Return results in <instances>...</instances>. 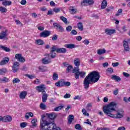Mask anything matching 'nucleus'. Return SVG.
Returning a JSON list of instances; mask_svg holds the SVG:
<instances>
[{"instance_id":"obj_42","label":"nucleus","mask_w":130,"mask_h":130,"mask_svg":"<svg viewBox=\"0 0 130 130\" xmlns=\"http://www.w3.org/2000/svg\"><path fill=\"white\" fill-rule=\"evenodd\" d=\"M7 9L4 7H0V12L2 13H7Z\"/></svg>"},{"instance_id":"obj_3","label":"nucleus","mask_w":130,"mask_h":130,"mask_svg":"<svg viewBox=\"0 0 130 130\" xmlns=\"http://www.w3.org/2000/svg\"><path fill=\"white\" fill-rule=\"evenodd\" d=\"M100 79V74L97 71H92L87 76L84 80L83 85L85 89H88L90 87L91 83H97Z\"/></svg>"},{"instance_id":"obj_49","label":"nucleus","mask_w":130,"mask_h":130,"mask_svg":"<svg viewBox=\"0 0 130 130\" xmlns=\"http://www.w3.org/2000/svg\"><path fill=\"white\" fill-rule=\"evenodd\" d=\"M53 12H54V13H59V12H60V8H54V9H53Z\"/></svg>"},{"instance_id":"obj_13","label":"nucleus","mask_w":130,"mask_h":130,"mask_svg":"<svg viewBox=\"0 0 130 130\" xmlns=\"http://www.w3.org/2000/svg\"><path fill=\"white\" fill-rule=\"evenodd\" d=\"M55 85L56 87H63V86H64V80L61 79L59 80L58 82L55 83Z\"/></svg>"},{"instance_id":"obj_58","label":"nucleus","mask_w":130,"mask_h":130,"mask_svg":"<svg viewBox=\"0 0 130 130\" xmlns=\"http://www.w3.org/2000/svg\"><path fill=\"white\" fill-rule=\"evenodd\" d=\"M64 98L68 99V98H71V94L69 93H66L64 96Z\"/></svg>"},{"instance_id":"obj_51","label":"nucleus","mask_w":130,"mask_h":130,"mask_svg":"<svg viewBox=\"0 0 130 130\" xmlns=\"http://www.w3.org/2000/svg\"><path fill=\"white\" fill-rule=\"evenodd\" d=\"M107 72H108L110 74H112L113 73V69L112 68H108L107 70Z\"/></svg>"},{"instance_id":"obj_62","label":"nucleus","mask_w":130,"mask_h":130,"mask_svg":"<svg viewBox=\"0 0 130 130\" xmlns=\"http://www.w3.org/2000/svg\"><path fill=\"white\" fill-rule=\"evenodd\" d=\"M41 83V82L40 81V80H39V79H36V80H35V84L38 85V84H40Z\"/></svg>"},{"instance_id":"obj_25","label":"nucleus","mask_w":130,"mask_h":130,"mask_svg":"<svg viewBox=\"0 0 130 130\" xmlns=\"http://www.w3.org/2000/svg\"><path fill=\"white\" fill-rule=\"evenodd\" d=\"M77 28L80 30V31H83L84 30V26L83 25V23L82 22H79L77 24Z\"/></svg>"},{"instance_id":"obj_10","label":"nucleus","mask_w":130,"mask_h":130,"mask_svg":"<svg viewBox=\"0 0 130 130\" xmlns=\"http://www.w3.org/2000/svg\"><path fill=\"white\" fill-rule=\"evenodd\" d=\"M36 88L37 91H38L39 93L42 92V93H43V92H45V89H46L44 84H42L40 86H38L36 87Z\"/></svg>"},{"instance_id":"obj_21","label":"nucleus","mask_w":130,"mask_h":130,"mask_svg":"<svg viewBox=\"0 0 130 130\" xmlns=\"http://www.w3.org/2000/svg\"><path fill=\"white\" fill-rule=\"evenodd\" d=\"M111 79H112V80H114V81H116V82H120V81H121L120 77L115 75H112Z\"/></svg>"},{"instance_id":"obj_24","label":"nucleus","mask_w":130,"mask_h":130,"mask_svg":"<svg viewBox=\"0 0 130 130\" xmlns=\"http://www.w3.org/2000/svg\"><path fill=\"white\" fill-rule=\"evenodd\" d=\"M75 119V117L73 115H70L68 117V123L71 124L73 122V120Z\"/></svg>"},{"instance_id":"obj_5","label":"nucleus","mask_w":130,"mask_h":130,"mask_svg":"<svg viewBox=\"0 0 130 130\" xmlns=\"http://www.w3.org/2000/svg\"><path fill=\"white\" fill-rule=\"evenodd\" d=\"M85 75L86 72L83 71H79L75 73L74 75L75 79H77V80H79V79H80V76L81 78H85Z\"/></svg>"},{"instance_id":"obj_41","label":"nucleus","mask_w":130,"mask_h":130,"mask_svg":"<svg viewBox=\"0 0 130 130\" xmlns=\"http://www.w3.org/2000/svg\"><path fill=\"white\" fill-rule=\"evenodd\" d=\"M40 107L41 109H43V110L46 109V105H45V104H43V103H41Z\"/></svg>"},{"instance_id":"obj_8","label":"nucleus","mask_w":130,"mask_h":130,"mask_svg":"<svg viewBox=\"0 0 130 130\" xmlns=\"http://www.w3.org/2000/svg\"><path fill=\"white\" fill-rule=\"evenodd\" d=\"M0 39H8V29H5L0 33Z\"/></svg>"},{"instance_id":"obj_19","label":"nucleus","mask_w":130,"mask_h":130,"mask_svg":"<svg viewBox=\"0 0 130 130\" xmlns=\"http://www.w3.org/2000/svg\"><path fill=\"white\" fill-rule=\"evenodd\" d=\"M57 52L58 53H66L67 49L64 48H57Z\"/></svg>"},{"instance_id":"obj_53","label":"nucleus","mask_w":130,"mask_h":130,"mask_svg":"<svg viewBox=\"0 0 130 130\" xmlns=\"http://www.w3.org/2000/svg\"><path fill=\"white\" fill-rule=\"evenodd\" d=\"M75 127L76 129H80V128H81V125L80 124H76Z\"/></svg>"},{"instance_id":"obj_26","label":"nucleus","mask_w":130,"mask_h":130,"mask_svg":"<svg viewBox=\"0 0 130 130\" xmlns=\"http://www.w3.org/2000/svg\"><path fill=\"white\" fill-rule=\"evenodd\" d=\"M35 42L36 44H38V45H43L44 44V42L41 39L36 40Z\"/></svg>"},{"instance_id":"obj_7","label":"nucleus","mask_w":130,"mask_h":130,"mask_svg":"<svg viewBox=\"0 0 130 130\" xmlns=\"http://www.w3.org/2000/svg\"><path fill=\"white\" fill-rule=\"evenodd\" d=\"M93 4H94L93 0H83L81 2V5L82 7H84V6H90V5H93Z\"/></svg>"},{"instance_id":"obj_56","label":"nucleus","mask_w":130,"mask_h":130,"mask_svg":"<svg viewBox=\"0 0 130 130\" xmlns=\"http://www.w3.org/2000/svg\"><path fill=\"white\" fill-rule=\"evenodd\" d=\"M21 5H22V6H24L27 4V1L26 0H22L20 2Z\"/></svg>"},{"instance_id":"obj_60","label":"nucleus","mask_w":130,"mask_h":130,"mask_svg":"<svg viewBox=\"0 0 130 130\" xmlns=\"http://www.w3.org/2000/svg\"><path fill=\"white\" fill-rule=\"evenodd\" d=\"M26 77H28L29 79H34L35 78V76L33 75H26Z\"/></svg>"},{"instance_id":"obj_31","label":"nucleus","mask_w":130,"mask_h":130,"mask_svg":"<svg viewBox=\"0 0 130 130\" xmlns=\"http://www.w3.org/2000/svg\"><path fill=\"white\" fill-rule=\"evenodd\" d=\"M8 72V70H7V68H2L0 69V75H5L6 73Z\"/></svg>"},{"instance_id":"obj_38","label":"nucleus","mask_w":130,"mask_h":130,"mask_svg":"<svg viewBox=\"0 0 130 130\" xmlns=\"http://www.w3.org/2000/svg\"><path fill=\"white\" fill-rule=\"evenodd\" d=\"M69 10L72 12V14H76L77 12V9L74 8L73 7H70Z\"/></svg>"},{"instance_id":"obj_37","label":"nucleus","mask_w":130,"mask_h":130,"mask_svg":"<svg viewBox=\"0 0 130 130\" xmlns=\"http://www.w3.org/2000/svg\"><path fill=\"white\" fill-rule=\"evenodd\" d=\"M63 108V106H59L55 108L54 110V111H59V110H61V109H62Z\"/></svg>"},{"instance_id":"obj_20","label":"nucleus","mask_w":130,"mask_h":130,"mask_svg":"<svg viewBox=\"0 0 130 130\" xmlns=\"http://www.w3.org/2000/svg\"><path fill=\"white\" fill-rule=\"evenodd\" d=\"M74 64L76 67H79L81 64V60L79 58H76L74 59Z\"/></svg>"},{"instance_id":"obj_17","label":"nucleus","mask_w":130,"mask_h":130,"mask_svg":"<svg viewBox=\"0 0 130 130\" xmlns=\"http://www.w3.org/2000/svg\"><path fill=\"white\" fill-rule=\"evenodd\" d=\"M42 62L44 64H48V63H50V62H51V60H50V59L46 57L42 59Z\"/></svg>"},{"instance_id":"obj_33","label":"nucleus","mask_w":130,"mask_h":130,"mask_svg":"<svg viewBox=\"0 0 130 130\" xmlns=\"http://www.w3.org/2000/svg\"><path fill=\"white\" fill-rule=\"evenodd\" d=\"M39 70L40 72H46L47 71L46 67L41 66L39 67Z\"/></svg>"},{"instance_id":"obj_39","label":"nucleus","mask_w":130,"mask_h":130,"mask_svg":"<svg viewBox=\"0 0 130 130\" xmlns=\"http://www.w3.org/2000/svg\"><path fill=\"white\" fill-rule=\"evenodd\" d=\"M53 26H54V28H55V29L56 30H58V28L60 26V24L57 23H55L54 22L53 24Z\"/></svg>"},{"instance_id":"obj_36","label":"nucleus","mask_w":130,"mask_h":130,"mask_svg":"<svg viewBox=\"0 0 130 130\" xmlns=\"http://www.w3.org/2000/svg\"><path fill=\"white\" fill-rule=\"evenodd\" d=\"M60 20H62V21L63 22V23H65V24H68V19L63 17V16H61L60 17Z\"/></svg>"},{"instance_id":"obj_14","label":"nucleus","mask_w":130,"mask_h":130,"mask_svg":"<svg viewBox=\"0 0 130 130\" xmlns=\"http://www.w3.org/2000/svg\"><path fill=\"white\" fill-rule=\"evenodd\" d=\"M10 61V59L9 57H6L4 58L1 62H0V66H5V64H7L8 62Z\"/></svg>"},{"instance_id":"obj_57","label":"nucleus","mask_w":130,"mask_h":130,"mask_svg":"<svg viewBox=\"0 0 130 130\" xmlns=\"http://www.w3.org/2000/svg\"><path fill=\"white\" fill-rule=\"evenodd\" d=\"M41 11H42V12H46V11H47V8L45 7H43L41 8Z\"/></svg>"},{"instance_id":"obj_12","label":"nucleus","mask_w":130,"mask_h":130,"mask_svg":"<svg viewBox=\"0 0 130 130\" xmlns=\"http://www.w3.org/2000/svg\"><path fill=\"white\" fill-rule=\"evenodd\" d=\"M20 66V63L19 62L15 61L13 64L12 67V70L14 73H17L19 71V66Z\"/></svg>"},{"instance_id":"obj_9","label":"nucleus","mask_w":130,"mask_h":130,"mask_svg":"<svg viewBox=\"0 0 130 130\" xmlns=\"http://www.w3.org/2000/svg\"><path fill=\"white\" fill-rule=\"evenodd\" d=\"M15 58L17 59L18 61L20 62H25V58L22 56V54H16L15 55Z\"/></svg>"},{"instance_id":"obj_6","label":"nucleus","mask_w":130,"mask_h":130,"mask_svg":"<svg viewBox=\"0 0 130 130\" xmlns=\"http://www.w3.org/2000/svg\"><path fill=\"white\" fill-rule=\"evenodd\" d=\"M4 121V122H10L12 121V117L11 116H5L2 117L0 116V122Z\"/></svg>"},{"instance_id":"obj_2","label":"nucleus","mask_w":130,"mask_h":130,"mask_svg":"<svg viewBox=\"0 0 130 130\" xmlns=\"http://www.w3.org/2000/svg\"><path fill=\"white\" fill-rule=\"evenodd\" d=\"M115 107H116V103L112 102L110 104L103 107V111L105 114L112 117V118H122L123 115L119 112H117L116 114H111L112 111H115Z\"/></svg>"},{"instance_id":"obj_45","label":"nucleus","mask_w":130,"mask_h":130,"mask_svg":"<svg viewBox=\"0 0 130 130\" xmlns=\"http://www.w3.org/2000/svg\"><path fill=\"white\" fill-rule=\"evenodd\" d=\"M71 35H77L78 34V31L75 29H73L70 32Z\"/></svg>"},{"instance_id":"obj_35","label":"nucleus","mask_w":130,"mask_h":130,"mask_svg":"<svg viewBox=\"0 0 130 130\" xmlns=\"http://www.w3.org/2000/svg\"><path fill=\"white\" fill-rule=\"evenodd\" d=\"M79 71V67H74L73 68V70H72V73H75V74H76V73H78L79 72H80Z\"/></svg>"},{"instance_id":"obj_22","label":"nucleus","mask_w":130,"mask_h":130,"mask_svg":"<svg viewBox=\"0 0 130 130\" xmlns=\"http://www.w3.org/2000/svg\"><path fill=\"white\" fill-rule=\"evenodd\" d=\"M65 47L69 49H73V48H76V45L74 44H67L65 45Z\"/></svg>"},{"instance_id":"obj_34","label":"nucleus","mask_w":130,"mask_h":130,"mask_svg":"<svg viewBox=\"0 0 130 130\" xmlns=\"http://www.w3.org/2000/svg\"><path fill=\"white\" fill-rule=\"evenodd\" d=\"M52 79H53V81H56V80H57V79H58V75H57V74L54 73L53 74Z\"/></svg>"},{"instance_id":"obj_15","label":"nucleus","mask_w":130,"mask_h":130,"mask_svg":"<svg viewBox=\"0 0 130 130\" xmlns=\"http://www.w3.org/2000/svg\"><path fill=\"white\" fill-rule=\"evenodd\" d=\"M123 46L124 47L125 51H129V47H128V43L127 41H123Z\"/></svg>"},{"instance_id":"obj_30","label":"nucleus","mask_w":130,"mask_h":130,"mask_svg":"<svg viewBox=\"0 0 130 130\" xmlns=\"http://www.w3.org/2000/svg\"><path fill=\"white\" fill-rule=\"evenodd\" d=\"M37 120H36V119H33L31 121V123L32 124L31 125H30V127H31V128H33V127H35L37 124H36V121Z\"/></svg>"},{"instance_id":"obj_16","label":"nucleus","mask_w":130,"mask_h":130,"mask_svg":"<svg viewBox=\"0 0 130 130\" xmlns=\"http://www.w3.org/2000/svg\"><path fill=\"white\" fill-rule=\"evenodd\" d=\"M105 32L107 35H112V34H114V33H115V29L107 28L105 29Z\"/></svg>"},{"instance_id":"obj_23","label":"nucleus","mask_w":130,"mask_h":130,"mask_svg":"<svg viewBox=\"0 0 130 130\" xmlns=\"http://www.w3.org/2000/svg\"><path fill=\"white\" fill-rule=\"evenodd\" d=\"M26 96H27L26 91H22L19 95V97L21 99H25V98H26Z\"/></svg>"},{"instance_id":"obj_32","label":"nucleus","mask_w":130,"mask_h":130,"mask_svg":"<svg viewBox=\"0 0 130 130\" xmlns=\"http://www.w3.org/2000/svg\"><path fill=\"white\" fill-rule=\"evenodd\" d=\"M1 49L2 50H4V51H6V52H10L11 51V49H10V48L3 45L1 47Z\"/></svg>"},{"instance_id":"obj_1","label":"nucleus","mask_w":130,"mask_h":130,"mask_svg":"<svg viewBox=\"0 0 130 130\" xmlns=\"http://www.w3.org/2000/svg\"><path fill=\"white\" fill-rule=\"evenodd\" d=\"M47 119H44V115H42L40 125V130H60V128L57 127L53 122V119L56 117V114L54 113L46 114Z\"/></svg>"},{"instance_id":"obj_44","label":"nucleus","mask_w":130,"mask_h":130,"mask_svg":"<svg viewBox=\"0 0 130 130\" xmlns=\"http://www.w3.org/2000/svg\"><path fill=\"white\" fill-rule=\"evenodd\" d=\"M12 83H13V84L20 83V79H19L18 78H14L12 81Z\"/></svg>"},{"instance_id":"obj_50","label":"nucleus","mask_w":130,"mask_h":130,"mask_svg":"<svg viewBox=\"0 0 130 130\" xmlns=\"http://www.w3.org/2000/svg\"><path fill=\"white\" fill-rule=\"evenodd\" d=\"M57 35H54L52 37V40L53 41H55V40H57Z\"/></svg>"},{"instance_id":"obj_52","label":"nucleus","mask_w":130,"mask_h":130,"mask_svg":"<svg viewBox=\"0 0 130 130\" xmlns=\"http://www.w3.org/2000/svg\"><path fill=\"white\" fill-rule=\"evenodd\" d=\"M3 80L4 83H8V82L9 81V78L6 77H3Z\"/></svg>"},{"instance_id":"obj_48","label":"nucleus","mask_w":130,"mask_h":130,"mask_svg":"<svg viewBox=\"0 0 130 130\" xmlns=\"http://www.w3.org/2000/svg\"><path fill=\"white\" fill-rule=\"evenodd\" d=\"M27 126V123L26 122H22L20 123V127H26Z\"/></svg>"},{"instance_id":"obj_46","label":"nucleus","mask_w":130,"mask_h":130,"mask_svg":"<svg viewBox=\"0 0 130 130\" xmlns=\"http://www.w3.org/2000/svg\"><path fill=\"white\" fill-rule=\"evenodd\" d=\"M64 86H66V87L71 86V82L64 81Z\"/></svg>"},{"instance_id":"obj_43","label":"nucleus","mask_w":130,"mask_h":130,"mask_svg":"<svg viewBox=\"0 0 130 130\" xmlns=\"http://www.w3.org/2000/svg\"><path fill=\"white\" fill-rule=\"evenodd\" d=\"M72 29H73V26H72V25H69L66 27V31L67 32H71V31H72Z\"/></svg>"},{"instance_id":"obj_61","label":"nucleus","mask_w":130,"mask_h":130,"mask_svg":"<svg viewBox=\"0 0 130 130\" xmlns=\"http://www.w3.org/2000/svg\"><path fill=\"white\" fill-rule=\"evenodd\" d=\"M123 76H124V77H125L126 78H128L129 77V74L125 72H123Z\"/></svg>"},{"instance_id":"obj_40","label":"nucleus","mask_w":130,"mask_h":130,"mask_svg":"<svg viewBox=\"0 0 130 130\" xmlns=\"http://www.w3.org/2000/svg\"><path fill=\"white\" fill-rule=\"evenodd\" d=\"M71 70H73V66L72 65H69L67 68V73H70L71 72Z\"/></svg>"},{"instance_id":"obj_11","label":"nucleus","mask_w":130,"mask_h":130,"mask_svg":"<svg viewBox=\"0 0 130 130\" xmlns=\"http://www.w3.org/2000/svg\"><path fill=\"white\" fill-rule=\"evenodd\" d=\"M50 33L51 32L49 30H44L43 32L40 33V37L46 38V37H48V36L50 35Z\"/></svg>"},{"instance_id":"obj_63","label":"nucleus","mask_w":130,"mask_h":130,"mask_svg":"<svg viewBox=\"0 0 130 130\" xmlns=\"http://www.w3.org/2000/svg\"><path fill=\"white\" fill-rule=\"evenodd\" d=\"M47 15H53L52 10H49L48 11Z\"/></svg>"},{"instance_id":"obj_27","label":"nucleus","mask_w":130,"mask_h":130,"mask_svg":"<svg viewBox=\"0 0 130 130\" xmlns=\"http://www.w3.org/2000/svg\"><path fill=\"white\" fill-rule=\"evenodd\" d=\"M106 52V50H105L104 49H99L97 51L98 54H99V55H101V54H104V53H105Z\"/></svg>"},{"instance_id":"obj_47","label":"nucleus","mask_w":130,"mask_h":130,"mask_svg":"<svg viewBox=\"0 0 130 130\" xmlns=\"http://www.w3.org/2000/svg\"><path fill=\"white\" fill-rule=\"evenodd\" d=\"M58 30H59V32H64V28L61 25L58 27Z\"/></svg>"},{"instance_id":"obj_64","label":"nucleus","mask_w":130,"mask_h":130,"mask_svg":"<svg viewBox=\"0 0 130 130\" xmlns=\"http://www.w3.org/2000/svg\"><path fill=\"white\" fill-rule=\"evenodd\" d=\"M117 130H125L124 126H121L118 128Z\"/></svg>"},{"instance_id":"obj_18","label":"nucleus","mask_w":130,"mask_h":130,"mask_svg":"<svg viewBox=\"0 0 130 130\" xmlns=\"http://www.w3.org/2000/svg\"><path fill=\"white\" fill-rule=\"evenodd\" d=\"M42 94V102L45 103L47 100V98L48 97V95L46 93V92L43 91Z\"/></svg>"},{"instance_id":"obj_28","label":"nucleus","mask_w":130,"mask_h":130,"mask_svg":"<svg viewBox=\"0 0 130 130\" xmlns=\"http://www.w3.org/2000/svg\"><path fill=\"white\" fill-rule=\"evenodd\" d=\"M2 5L7 7V6H11L12 5V2L11 1H5L3 2Z\"/></svg>"},{"instance_id":"obj_29","label":"nucleus","mask_w":130,"mask_h":130,"mask_svg":"<svg viewBox=\"0 0 130 130\" xmlns=\"http://www.w3.org/2000/svg\"><path fill=\"white\" fill-rule=\"evenodd\" d=\"M107 7V2L106 1L104 0L103 2L102 3V6L101 8L103 10V9H105Z\"/></svg>"},{"instance_id":"obj_54","label":"nucleus","mask_w":130,"mask_h":130,"mask_svg":"<svg viewBox=\"0 0 130 130\" xmlns=\"http://www.w3.org/2000/svg\"><path fill=\"white\" fill-rule=\"evenodd\" d=\"M119 63L118 62L112 63V66L114 67H118Z\"/></svg>"},{"instance_id":"obj_59","label":"nucleus","mask_w":130,"mask_h":130,"mask_svg":"<svg viewBox=\"0 0 130 130\" xmlns=\"http://www.w3.org/2000/svg\"><path fill=\"white\" fill-rule=\"evenodd\" d=\"M81 98V96H80V95H77V96H76L74 98V100H80Z\"/></svg>"},{"instance_id":"obj_55","label":"nucleus","mask_w":130,"mask_h":130,"mask_svg":"<svg viewBox=\"0 0 130 130\" xmlns=\"http://www.w3.org/2000/svg\"><path fill=\"white\" fill-rule=\"evenodd\" d=\"M83 43L85 45H88V44H89V43H90V41L88 40H85L83 41Z\"/></svg>"},{"instance_id":"obj_4","label":"nucleus","mask_w":130,"mask_h":130,"mask_svg":"<svg viewBox=\"0 0 130 130\" xmlns=\"http://www.w3.org/2000/svg\"><path fill=\"white\" fill-rule=\"evenodd\" d=\"M54 51H56L57 52V48H56V46H53L51 47V50L50 51V53L47 54L46 56L49 57L50 56L51 58H54L55 56H56V54Z\"/></svg>"}]
</instances>
